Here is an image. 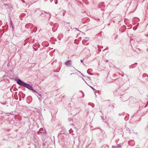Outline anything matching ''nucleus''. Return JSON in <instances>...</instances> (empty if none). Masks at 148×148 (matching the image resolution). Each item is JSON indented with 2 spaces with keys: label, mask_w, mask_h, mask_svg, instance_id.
<instances>
[{
  "label": "nucleus",
  "mask_w": 148,
  "mask_h": 148,
  "mask_svg": "<svg viewBox=\"0 0 148 148\" xmlns=\"http://www.w3.org/2000/svg\"><path fill=\"white\" fill-rule=\"evenodd\" d=\"M12 20H10V25H11V26H12V28L13 29V27H14V26L13 25H12Z\"/></svg>",
  "instance_id": "nucleus-5"
},
{
  "label": "nucleus",
  "mask_w": 148,
  "mask_h": 148,
  "mask_svg": "<svg viewBox=\"0 0 148 148\" xmlns=\"http://www.w3.org/2000/svg\"><path fill=\"white\" fill-rule=\"evenodd\" d=\"M59 36H60V37H62V34H60L58 36V38L59 37Z\"/></svg>",
  "instance_id": "nucleus-13"
},
{
  "label": "nucleus",
  "mask_w": 148,
  "mask_h": 148,
  "mask_svg": "<svg viewBox=\"0 0 148 148\" xmlns=\"http://www.w3.org/2000/svg\"><path fill=\"white\" fill-rule=\"evenodd\" d=\"M108 49V48H106V49H104V50H103V51H104L105 50H107V49Z\"/></svg>",
  "instance_id": "nucleus-14"
},
{
  "label": "nucleus",
  "mask_w": 148,
  "mask_h": 148,
  "mask_svg": "<svg viewBox=\"0 0 148 148\" xmlns=\"http://www.w3.org/2000/svg\"><path fill=\"white\" fill-rule=\"evenodd\" d=\"M55 4H57V1H56V2H55Z\"/></svg>",
  "instance_id": "nucleus-17"
},
{
  "label": "nucleus",
  "mask_w": 148,
  "mask_h": 148,
  "mask_svg": "<svg viewBox=\"0 0 148 148\" xmlns=\"http://www.w3.org/2000/svg\"><path fill=\"white\" fill-rule=\"evenodd\" d=\"M38 95H39L41 96L40 94H38Z\"/></svg>",
  "instance_id": "nucleus-20"
},
{
  "label": "nucleus",
  "mask_w": 148,
  "mask_h": 148,
  "mask_svg": "<svg viewBox=\"0 0 148 148\" xmlns=\"http://www.w3.org/2000/svg\"><path fill=\"white\" fill-rule=\"evenodd\" d=\"M68 120L69 121H71L72 120V119L71 118H69L68 119Z\"/></svg>",
  "instance_id": "nucleus-9"
},
{
  "label": "nucleus",
  "mask_w": 148,
  "mask_h": 148,
  "mask_svg": "<svg viewBox=\"0 0 148 148\" xmlns=\"http://www.w3.org/2000/svg\"><path fill=\"white\" fill-rule=\"evenodd\" d=\"M121 115V114H119V115Z\"/></svg>",
  "instance_id": "nucleus-19"
},
{
  "label": "nucleus",
  "mask_w": 148,
  "mask_h": 148,
  "mask_svg": "<svg viewBox=\"0 0 148 148\" xmlns=\"http://www.w3.org/2000/svg\"><path fill=\"white\" fill-rule=\"evenodd\" d=\"M35 12L40 14L39 18L46 20L49 19L51 17V14L41 10L39 9H36Z\"/></svg>",
  "instance_id": "nucleus-1"
},
{
  "label": "nucleus",
  "mask_w": 148,
  "mask_h": 148,
  "mask_svg": "<svg viewBox=\"0 0 148 148\" xmlns=\"http://www.w3.org/2000/svg\"><path fill=\"white\" fill-rule=\"evenodd\" d=\"M58 39H59V40H60V39H59V38H58Z\"/></svg>",
  "instance_id": "nucleus-21"
},
{
  "label": "nucleus",
  "mask_w": 148,
  "mask_h": 148,
  "mask_svg": "<svg viewBox=\"0 0 148 148\" xmlns=\"http://www.w3.org/2000/svg\"><path fill=\"white\" fill-rule=\"evenodd\" d=\"M3 105H5L7 104V102H5L4 103H1Z\"/></svg>",
  "instance_id": "nucleus-7"
},
{
  "label": "nucleus",
  "mask_w": 148,
  "mask_h": 148,
  "mask_svg": "<svg viewBox=\"0 0 148 148\" xmlns=\"http://www.w3.org/2000/svg\"><path fill=\"white\" fill-rule=\"evenodd\" d=\"M72 61L71 60L67 61L65 63V65L67 66L70 67L72 65Z\"/></svg>",
  "instance_id": "nucleus-3"
},
{
  "label": "nucleus",
  "mask_w": 148,
  "mask_h": 148,
  "mask_svg": "<svg viewBox=\"0 0 148 148\" xmlns=\"http://www.w3.org/2000/svg\"><path fill=\"white\" fill-rule=\"evenodd\" d=\"M65 13H64V12H63V16H64V15Z\"/></svg>",
  "instance_id": "nucleus-15"
},
{
  "label": "nucleus",
  "mask_w": 148,
  "mask_h": 148,
  "mask_svg": "<svg viewBox=\"0 0 148 148\" xmlns=\"http://www.w3.org/2000/svg\"><path fill=\"white\" fill-rule=\"evenodd\" d=\"M123 144H118L117 145H118V147H119V148H121V146Z\"/></svg>",
  "instance_id": "nucleus-6"
},
{
  "label": "nucleus",
  "mask_w": 148,
  "mask_h": 148,
  "mask_svg": "<svg viewBox=\"0 0 148 148\" xmlns=\"http://www.w3.org/2000/svg\"><path fill=\"white\" fill-rule=\"evenodd\" d=\"M81 62H82V63H83V60H81Z\"/></svg>",
  "instance_id": "nucleus-16"
},
{
  "label": "nucleus",
  "mask_w": 148,
  "mask_h": 148,
  "mask_svg": "<svg viewBox=\"0 0 148 148\" xmlns=\"http://www.w3.org/2000/svg\"><path fill=\"white\" fill-rule=\"evenodd\" d=\"M15 80L16 81L17 83L19 85L25 87L30 90L33 89V87L31 85L25 83L21 79H18L17 80Z\"/></svg>",
  "instance_id": "nucleus-2"
},
{
  "label": "nucleus",
  "mask_w": 148,
  "mask_h": 148,
  "mask_svg": "<svg viewBox=\"0 0 148 148\" xmlns=\"http://www.w3.org/2000/svg\"><path fill=\"white\" fill-rule=\"evenodd\" d=\"M32 90L33 91H34V92H37L36 91V90H35L33 89V88L32 90Z\"/></svg>",
  "instance_id": "nucleus-10"
},
{
  "label": "nucleus",
  "mask_w": 148,
  "mask_h": 148,
  "mask_svg": "<svg viewBox=\"0 0 148 148\" xmlns=\"http://www.w3.org/2000/svg\"><path fill=\"white\" fill-rule=\"evenodd\" d=\"M114 147H115V146H112V147H114Z\"/></svg>",
  "instance_id": "nucleus-18"
},
{
  "label": "nucleus",
  "mask_w": 148,
  "mask_h": 148,
  "mask_svg": "<svg viewBox=\"0 0 148 148\" xmlns=\"http://www.w3.org/2000/svg\"><path fill=\"white\" fill-rule=\"evenodd\" d=\"M114 148H119V147H118V145H117L115 146V147H114Z\"/></svg>",
  "instance_id": "nucleus-11"
},
{
  "label": "nucleus",
  "mask_w": 148,
  "mask_h": 148,
  "mask_svg": "<svg viewBox=\"0 0 148 148\" xmlns=\"http://www.w3.org/2000/svg\"><path fill=\"white\" fill-rule=\"evenodd\" d=\"M1 21H0V22H1Z\"/></svg>",
  "instance_id": "nucleus-23"
},
{
  "label": "nucleus",
  "mask_w": 148,
  "mask_h": 148,
  "mask_svg": "<svg viewBox=\"0 0 148 148\" xmlns=\"http://www.w3.org/2000/svg\"><path fill=\"white\" fill-rule=\"evenodd\" d=\"M91 88L94 90H96L93 87H91Z\"/></svg>",
  "instance_id": "nucleus-12"
},
{
  "label": "nucleus",
  "mask_w": 148,
  "mask_h": 148,
  "mask_svg": "<svg viewBox=\"0 0 148 148\" xmlns=\"http://www.w3.org/2000/svg\"><path fill=\"white\" fill-rule=\"evenodd\" d=\"M137 64V63L136 62L135 63H134V64H132L130 66H129V68L130 69H131V68L133 69V68H134L136 66Z\"/></svg>",
  "instance_id": "nucleus-4"
},
{
  "label": "nucleus",
  "mask_w": 148,
  "mask_h": 148,
  "mask_svg": "<svg viewBox=\"0 0 148 148\" xmlns=\"http://www.w3.org/2000/svg\"><path fill=\"white\" fill-rule=\"evenodd\" d=\"M87 73H88L89 75H93V74H92V73H89L88 72V70L87 71Z\"/></svg>",
  "instance_id": "nucleus-8"
},
{
  "label": "nucleus",
  "mask_w": 148,
  "mask_h": 148,
  "mask_svg": "<svg viewBox=\"0 0 148 148\" xmlns=\"http://www.w3.org/2000/svg\"><path fill=\"white\" fill-rule=\"evenodd\" d=\"M1 21H0V22H1Z\"/></svg>",
  "instance_id": "nucleus-22"
}]
</instances>
